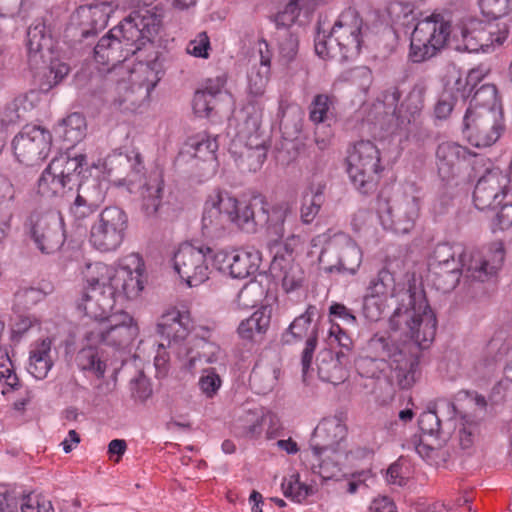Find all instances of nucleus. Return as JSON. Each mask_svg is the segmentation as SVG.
<instances>
[{
	"label": "nucleus",
	"instance_id": "nucleus-33",
	"mask_svg": "<svg viewBox=\"0 0 512 512\" xmlns=\"http://www.w3.org/2000/svg\"><path fill=\"white\" fill-rule=\"evenodd\" d=\"M270 321L271 310L267 307L259 309L240 322L238 334L244 340L261 341L270 327Z\"/></svg>",
	"mask_w": 512,
	"mask_h": 512
},
{
	"label": "nucleus",
	"instance_id": "nucleus-15",
	"mask_svg": "<svg viewBox=\"0 0 512 512\" xmlns=\"http://www.w3.org/2000/svg\"><path fill=\"white\" fill-rule=\"evenodd\" d=\"M290 213L286 204L270 206L265 198L255 197L246 202V212L242 219L244 232L254 234L264 228L268 234L281 239L285 235V222Z\"/></svg>",
	"mask_w": 512,
	"mask_h": 512
},
{
	"label": "nucleus",
	"instance_id": "nucleus-55",
	"mask_svg": "<svg viewBox=\"0 0 512 512\" xmlns=\"http://www.w3.org/2000/svg\"><path fill=\"white\" fill-rule=\"evenodd\" d=\"M383 310V302L380 297L365 293L362 301L361 314L366 321H378L382 316Z\"/></svg>",
	"mask_w": 512,
	"mask_h": 512
},
{
	"label": "nucleus",
	"instance_id": "nucleus-7",
	"mask_svg": "<svg viewBox=\"0 0 512 512\" xmlns=\"http://www.w3.org/2000/svg\"><path fill=\"white\" fill-rule=\"evenodd\" d=\"M119 0L101 1L91 5L80 6L71 15L70 22L65 29V38L70 47L82 54L91 49L98 35L102 32Z\"/></svg>",
	"mask_w": 512,
	"mask_h": 512
},
{
	"label": "nucleus",
	"instance_id": "nucleus-60",
	"mask_svg": "<svg viewBox=\"0 0 512 512\" xmlns=\"http://www.w3.org/2000/svg\"><path fill=\"white\" fill-rule=\"evenodd\" d=\"M471 21H481L480 19L473 17V16H464L462 17L459 22L451 29V34H453V37L457 40H461L463 43V49L467 51V39L469 38H476L477 32H472V29L468 27V24Z\"/></svg>",
	"mask_w": 512,
	"mask_h": 512
},
{
	"label": "nucleus",
	"instance_id": "nucleus-16",
	"mask_svg": "<svg viewBox=\"0 0 512 512\" xmlns=\"http://www.w3.org/2000/svg\"><path fill=\"white\" fill-rule=\"evenodd\" d=\"M505 129L503 110L467 109L463 118V134L478 148L490 147Z\"/></svg>",
	"mask_w": 512,
	"mask_h": 512
},
{
	"label": "nucleus",
	"instance_id": "nucleus-49",
	"mask_svg": "<svg viewBox=\"0 0 512 512\" xmlns=\"http://www.w3.org/2000/svg\"><path fill=\"white\" fill-rule=\"evenodd\" d=\"M188 153L203 161L215 160V153L218 149L217 138L210 136H198L187 143Z\"/></svg>",
	"mask_w": 512,
	"mask_h": 512
},
{
	"label": "nucleus",
	"instance_id": "nucleus-31",
	"mask_svg": "<svg viewBox=\"0 0 512 512\" xmlns=\"http://www.w3.org/2000/svg\"><path fill=\"white\" fill-rule=\"evenodd\" d=\"M231 259L230 276L236 279H244L254 275L259 270L262 254L255 247H249L235 250Z\"/></svg>",
	"mask_w": 512,
	"mask_h": 512
},
{
	"label": "nucleus",
	"instance_id": "nucleus-51",
	"mask_svg": "<svg viewBox=\"0 0 512 512\" xmlns=\"http://www.w3.org/2000/svg\"><path fill=\"white\" fill-rule=\"evenodd\" d=\"M23 102L22 98H15L0 107V132L25 120V108L21 107Z\"/></svg>",
	"mask_w": 512,
	"mask_h": 512
},
{
	"label": "nucleus",
	"instance_id": "nucleus-14",
	"mask_svg": "<svg viewBox=\"0 0 512 512\" xmlns=\"http://www.w3.org/2000/svg\"><path fill=\"white\" fill-rule=\"evenodd\" d=\"M25 229L35 248L42 254L57 252L65 242L63 219L57 211L31 212L25 221Z\"/></svg>",
	"mask_w": 512,
	"mask_h": 512
},
{
	"label": "nucleus",
	"instance_id": "nucleus-45",
	"mask_svg": "<svg viewBox=\"0 0 512 512\" xmlns=\"http://www.w3.org/2000/svg\"><path fill=\"white\" fill-rule=\"evenodd\" d=\"M264 416L258 411L248 410L240 416L235 428L240 436L246 438H257L263 431Z\"/></svg>",
	"mask_w": 512,
	"mask_h": 512
},
{
	"label": "nucleus",
	"instance_id": "nucleus-54",
	"mask_svg": "<svg viewBox=\"0 0 512 512\" xmlns=\"http://www.w3.org/2000/svg\"><path fill=\"white\" fill-rule=\"evenodd\" d=\"M277 39L281 61L289 64L298 53V35L290 30H284L283 33H277Z\"/></svg>",
	"mask_w": 512,
	"mask_h": 512
},
{
	"label": "nucleus",
	"instance_id": "nucleus-52",
	"mask_svg": "<svg viewBox=\"0 0 512 512\" xmlns=\"http://www.w3.org/2000/svg\"><path fill=\"white\" fill-rule=\"evenodd\" d=\"M282 491L285 497L291 498L297 503H301L308 496L314 493L312 486L300 482L299 474H293L289 479H284L282 484Z\"/></svg>",
	"mask_w": 512,
	"mask_h": 512
},
{
	"label": "nucleus",
	"instance_id": "nucleus-5",
	"mask_svg": "<svg viewBox=\"0 0 512 512\" xmlns=\"http://www.w3.org/2000/svg\"><path fill=\"white\" fill-rule=\"evenodd\" d=\"M504 259L503 243L494 242L489 248V254L484 258L470 256L468 264L452 262L450 265L429 266V271L435 288L443 293H449L457 287L463 273L469 279L484 282L500 270Z\"/></svg>",
	"mask_w": 512,
	"mask_h": 512
},
{
	"label": "nucleus",
	"instance_id": "nucleus-6",
	"mask_svg": "<svg viewBox=\"0 0 512 512\" xmlns=\"http://www.w3.org/2000/svg\"><path fill=\"white\" fill-rule=\"evenodd\" d=\"M26 48L30 69H47L39 84L41 91L49 92L68 75L69 66L54 57L53 39L43 21L36 20L29 26Z\"/></svg>",
	"mask_w": 512,
	"mask_h": 512
},
{
	"label": "nucleus",
	"instance_id": "nucleus-32",
	"mask_svg": "<svg viewBox=\"0 0 512 512\" xmlns=\"http://www.w3.org/2000/svg\"><path fill=\"white\" fill-rule=\"evenodd\" d=\"M51 345L52 341L45 338L31 347L27 371L37 380L46 378L53 366L50 356Z\"/></svg>",
	"mask_w": 512,
	"mask_h": 512
},
{
	"label": "nucleus",
	"instance_id": "nucleus-28",
	"mask_svg": "<svg viewBox=\"0 0 512 512\" xmlns=\"http://www.w3.org/2000/svg\"><path fill=\"white\" fill-rule=\"evenodd\" d=\"M275 247L278 249L272 258L270 271L274 277H281L282 287L287 293L292 292L302 285L303 272L299 265L291 263V251L286 245L274 244Z\"/></svg>",
	"mask_w": 512,
	"mask_h": 512
},
{
	"label": "nucleus",
	"instance_id": "nucleus-11",
	"mask_svg": "<svg viewBox=\"0 0 512 512\" xmlns=\"http://www.w3.org/2000/svg\"><path fill=\"white\" fill-rule=\"evenodd\" d=\"M428 85L425 79H419L411 88L405 100L398 109H394L393 116L396 120V128L406 133L407 137H416L424 140L430 137L427 129L419 127V117L424 107V98ZM401 98V91L397 87L387 90L384 101L389 106H397Z\"/></svg>",
	"mask_w": 512,
	"mask_h": 512
},
{
	"label": "nucleus",
	"instance_id": "nucleus-53",
	"mask_svg": "<svg viewBox=\"0 0 512 512\" xmlns=\"http://www.w3.org/2000/svg\"><path fill=\"white\" fill-rule=\"evenodd\" d=\"M395 287L394 275L386 268L379 270L376 276H374L367 288L366 293L373 294L376 297H381L392 292Z\"/></svg>",
	"mask_w": 512,
	"mask_h": 512
},
{
	"label": "nucleus",
	"instance_id": "nucleus-40",
	"mask_svg": "<svg viewBox=\"0 0 512 512\" xmlns=\"http://www.w3.org/2000/svg\"><path fill=\"white\" fill-rule=\"evenodd\" d=\"M224 82L217 80L214 85L208 80L203 90H197L193 98V110L199 117H209L216 104V96L221 92Z\"/></svg>",
	"mask_w": 512,
	"mask_h": 512
},
{
	"label": "nucleus",
	"instance_id": "nucleus-4",
	"mask_svg": "<svg viewBox=\"0 0 512 512\" xmlns=\"http://www.w3.org/2000/svg\"><path fill=\"white\" fill-rule=\"evenodd\" d=\"M387 12L395 24L413 28L409 48V58L413 63L425 62L445 47L451 33L449 13L433 12L419 18L423 14L416 12L410 1L391 2Z\"/></svg>",
	"mask_w": 512,
	"mask_h": 512
},
{
	"label": "nucleus",
	"instance_id": "nucleus-38",
	"mask_svg": "<svg viewBox=\"0 0 512 512\" xmlns=\"http://www.w3.org/2000/svg\"><path fill=\"white\" fill-rule=\"evenodd\" d=\"M164 182L159 175L150 177L141 191V211L148 217H155L162 204Z\"/></svg>",
	"mask_w": 512,
	"mask_h": 512
},
{
	"label": "nucleus",
	"instance_id": "nucleus-22",
	"mask_svg": "<svg viewBox=\"0 0 512 512\" xmlns=\"http://www.w3.org/2000/svg\"><path fill=\"white\" fill-rule=\"evenodd\" d=\"M377 211L384 225L389 223L396 233L406 234L419 216V198L404 194L392 205L386 199H379Z\"/></svg>",
	"mask_w": 512,
	"mask_h": 512
},
{
	"label": "nucleus",
	"instance_id": "nucleus-27",
	"mask_svg": "<svg viewBox=\"0 0 512 512\" xmlns=\"http://www.w3.org/2000/svg\"><path fill=\"white\" fill-rule=\"evenodd\" d=\"M337 262L326 268L329 273L355 275L362 263V251L352 238L344 233L335 235Z\"/></svg>",
	"mask_w": 512,
	"mask_h": 512
},
{
	"label": "nucleus",
	"instance_id": "nucleus-23",
	"mask_svg": "<svg viewBox=\"0 0 512 512\" xmlns=\"http://www.w3.org/2000/svg\"><path fill=\"white\" fill-rule=\"evenodd\" d=\"M363 19L354 8L345 9L331 27L332 36L344 52L341 58H357L362 45Z\"/></svg>",
	"mask_w": 512,
	"mask_h": 512
},
{
	"label": "nucleus",
	"instance_id": "nucleus-18",
	"mask_svg": "<svg viewBox=\"0 0 512 512\" xmlns=\"http://www.w3.org/2000/svg\"><path fill=\"white\" fill-rule=\"evenodd\" d=\"M481 164L484 171L474 187V205L478 210H497L498 205L506 197L510 178L507 173L494 166L490 161H488L487 166L485 161Z\"/></svg>",
	"mask_w": 512,
	"mask_h": 512
},
{
	"label": "nucleus",
	"instance_id": "nucleus-2",
	"mask_svg": "<svg viewBox=\"0 0 512 512\" xmlns=\"http://www.w3.org/2000/svg\"><path fill=\"white\" fill-rule=\"evenodd\" d=\"M144 264L138 260L134 270L113 267L95 262L86 265L83 272L87 283L77 307L88 317H103L112 312L117 298L136 299L144 289Z\"/></svg>",
	"mask_w": 512,
	"mask_h": 512
},
{
	"label": "nucleus",
	"instance_id": "nucleus-37",
	"mask_svg": "<svg viewBox=\"0 0 512 512\" xmlns=\"http://www.w3.org/2000/svg\"><path fill=\"white\" fill-rule=\"evenodd\" d=\"M314 47L316 54L322 59H335L340 63L353 61L356 58H341L344 53L340 50L341 46L332 36V30L329 31L323 27L321 20L317 23L316 35L314 38Z\"/></svg>",
	"mask_w": 512,
	"mask_h": 512
},
{
	"label": "nucleus",
	"instance_id": "nucleus-50",
	"mask_svg": "<svg viewBox=\"0 0 512 512\" xmlns=\"http://www.w3.org/2000/svg\"><path fill=\"white\" fill-rule=\"evenodd\" d=\"M99 206L93 201H88L81 194H77L70 205L69 212L77 227H85L87 220L98 210Z\"/></svg>",
	"mask_w": 512,
	"mask_h": 512
},
{
	"label": "nucleus",
	"instance_id": "nucleus-58",
	"mask_svg": "<svg viewBox=\"0 0 512 512\" xmlns=\"http://www.w3.org/2000/svg\"><path fill=\"white\" fill-rule=\"evenodd\" d=\"M131 397L135 401L145 402L152 395V387L149 378L142 371L130 381Z\"/></svg>",
	"mask_w": 512,
	"mask_h": 512
},
{
	"label": "nucleus",
	"instance_id": "nucleus-39",
	"mask_svg": "<svg viewBox=\"0 0 512 512\" xmlns=\"http://www.w3.org/2000/svg\"><path fill=\"white\" fill-rule=\"evenodd\" d=\"M317 314L318 310L316 306L309 305L305 312L296 317L282 333L281 343L291 345L300 342L304 336H308L313 317Z\"/></svg>",
	"mask_w": 512,
	"mask_h": 512
},
{
	"label": "nucleus",
	"instance_id": "nucleus-41",
	"mask_svg": "<svg viewBox=\"0 0 512 512\" xmlns=\"http://www.w3.org/2000/svg\"><path fill=\"white\" fill-rule=\"evenodd\" d=\"M478 71L481 72L480 70ZM482 77L483 75L480 73V79L477 80L476 85H478V82L482 79ZM470 97V105L467 109L502 110L501 104L497 97V89L493 84H483L479 88H474Z\"/></svg>",
	"mask_w": 512,
	"mask_h": 512
},
{
	"label": "nucleus",
	"instance_id": "nucleus-47",
	"mask_svg": "<svg viewBox=\"0 0 512 512\" xmlns=\"http://www.w3.org/2000/svg\"><path fill=\"white\" fill-rule=\"evenodd\" d=\"M324 203V186L318 185L311 193H306L303 196L302 206L300 211L301 221L304 224H310L318 215Z\"/></svg>",
	"mask_w": 512,
	"mask_h": 512
},
{
	"label": "nucleus",
	"instance_id": "nucleus-30",
	"mask_svg": "<svg viewBox=\"0 0 512 512\" xmlns=\"http://www.w3.org/2000/svg\"><path fill=\"white\" fill-rule=\"evenodd\" d=\"M259 53L260 63L253 65L247 74L248 93L253 97H259L264 94L269 80L271 54L266 41L260 43Z\"/></svg>",
	"mask_w": 512,
	"mask_h": 512
},
{
	"label": "nucleus",
	"instance_id": "nucleus-3",
	"mask_svg": "<svg viewBox=\"0 0 512 512\" xmlns=\"http://www.w3.org/2000/svg\"><path fill=\"white\" fill-rule=\"evenodd\" d=\"M162 19L152 9L132 11L110 29L86 53L101 65L115 66L127 60L158 34Z\"/></svg>",
	"mask_w": 512,
	"mask_h": 512
},
{
	"label": "nucleus",
	"instance_id": "nucleus-57",
	"mask_svg": "<svg viewBox=\"0 0 512 512\" xmlns=\"http://www.w3.org/2000/svg\"><path fill=\"white\" fill-rule=\"evenodd\" d=\"M317 345H318V327L315 324L312 327V329L305 341V346H304V349H303L302 355H301V366H302L303 376H306L311 368L313 355H314Z\"/></svg>",
	"mask_w": 512,
	"mask_h": 512
},
{
	"label": "nucleus",
	"instance_id": "nucleus-56",
	"mask_svg": "<svg viewBox=\"0 0 512 512\" xmlns=\"http://www.w3.org/2000/svg\"><path fill=\"white\" fill-rule=\"evenodd\" d=\"M482 14L489 19H498L510 11V0H479Z\"/></svg>",
	"mask_w": 512,
	"mask_h": 512
},
{
	"label": "nucleus",
	"instance_id": "nucleus-19",
	"mask_svg": "<svg viewBox=\"0 0 512 512\" xmlns=\"http://www.w3.org/2000/svg\"><path fill=\"white\" fill-rule=\"evenodd\" d=\"M210 254H212V248L209 246L196 247L190 243H184L174 254V269L190 287L198 286L208 279V255Z\"/></svg>",
	"mask_w": 512,
	"mask_h": 512
},
{
	"label": "nucleus",
	"instance_id": "nucleus-63",
	"mask_svg": "<svg viewBox=\"0 0 512 512\" xmlns=\"http://www.w3.org/2000/svg\"><path fill=\"white\" fill-rule=\"evenodd\" d=\"M234 251L227 252V251H219L214 252L212 250V254L208 255V260H211V263L213 267H215L217 270L223 273H228L230 275L231 271V262L233 257Z\"/></svg>",
	"mask_w": 512,
	"mask_h": 512
},
{
	"label": "nucleus",
	"instance_id": "nucleus-42",
	"mask_svg": "<svg viewBox=\"0 0 512 512\" xmlns=\"http://www.w3.org/2000/svg\"><path fill=\"white\" fill-rule=\"evenodd\" d=\"M452 262L468 264L467 254L459 244L439 243L435 246L429 259V266L450 265Z\"/></svg>",
	"mask_w": 512,
	"mask_h": 512
},
{
	"label": "nucleus",
	"instance_id": "nucleus-61",
	"mask_svg": "<svg viewBox=\"0 0 512 512\" xmlns=\"http://www.w3.org/2000/svg\"><path fill=\"white\" fill-rule=\"evenodd\" d=\"M495 217L492 220V230L504 231L512 226V203L498 205Z\"/></svg>",
	"mask_w": 512,
	"mask_h": 512
},
{
	"label": "nucleus",
	"instance_id": "nucleus-59",
	"mask_svg": "<svg viewBox=\"0 0 512 512\" xmlns=\"http://www.w3.org/2000/svg\"><path fill=\"white\" fill-rule=\"evenodd\" d=\"M222 380L214 369L205 370L199 378V388L207 398H213L220 389Z\"/></svg>",
	"mask_w": 512,
	"mask_h": 512
},
{
	"label": "nucleus",
	"instance_id": "nucleus-8",
	"mask_svg": "<svg viewBox=\"0 0 512 512\" xmlns=\"http://www.w3.org/2000/svg\"><path fill=\"white\" fill-rule=\"evenodd\" d=\"M245 212L246 202H240L227 190H213L204 204L202 235L210 239H221L229 233L231 224L244 232L242 219Z\"/></svg>",
	"mask_w": 512,
	"mask_h": 512
},
{
	"label": "nucleus",
	"instance_id": "nucleus-25",
	"mask_svg": "<svg viewBox=\"0 0 512 512\" xmlns=\"http://www.w3.org/2000/svg\"><path fill=\"white\" fill-rule=\"evenodd\" d=\"M193 327L190 313L172 309L164 313L158 324L157 332L162 341L159 349L178 348L185 341Z\"/></svg>",
	"mask_w": 512,
	"mask_h": 512
},
{
	"label": "nucleus",
	"instance_id": "nucleus-24",
	"mask_svg": "<svg viewBox=\"0 0 512 512\" xmlns=\"http://www.w3.org/2000/svg\"><path fill=\"white\" fill-rule=\"evenodd\" d=\"M471 157L475 159L473 170L477 173L476 165L486 161L483 157H477L468 148L456 142L440 143L436 149V165L440 178L446 182L454 179L460 173L462 164Z\"/></svg>",
	"mask_w": 512,
	"mask_h": 512
},
{
	"label": "nucleus",
	"instance_id": "nucleus-10",
	"mask_svg": "<svg viewBox=\"0 0 512 512\" xmlns=\"http://www.w3.org/2000/svg\"><path fill=\"white\" fill-rule=\"evenodd\" d=\"M88 170L87 156H70L62 153L54 157L38 179V193L42 197L53 198L61 195L64 189L81 186Z\"/></svg>",
	"mask_w": 512,
	"mask_h": 512
},
{
	"label": "nucleus",
	"instance_id": "nucleus-29",
	"mask_svg": "<svg viewBox=\"0 0 512 512\" xmlns=\"http://www.w3.org/2000/svg\"><path fill=\"white\" fill-rule=\"evenodd\" d=\"M468 27L472 29V32H477L476 38L467 39V51L472 53L489 52L495 44H503L508 36L506 27L499 28L498 25L492 23L471 21Z\"/></svg>",
	"mask_w": 512,
	"mask_h": 512
},
{
	"label": "nucleus",
	"instance_id": "nucleus-21",
	"mask_svg": "<svg viewBox=\"0 0 512 512\" xmlns=\"http://www.w3.org/2000/svg\"><path fill=\"white\" fill-rule=\"evenodd\" d=\"M164 75V68L159 58L154 59L146 64H140L133 70L129 76V80H121L117 84L119 98L117 99L119 106L126 103L136 104V99L132 96L136 92H144V97L149 96L150 92L156 87L158 82Z\"/></svg>",
	"mask_w": 512,
	"mask_h": 512
},
{
	"label": "nucleus",
	"instance_id": "nucleus-43",
	"mask_svg": "<svg viewBox=\"0 0 512 512\" xmlns=\"http://www.w3.org/2000/svg\"><path fill=\"white\" fill-rule=\"evenodd\" d=\"M332 98L327 94H317L314 96L309 107V118L316 124V127H330L334 121V115L330 111Z\"/></svg>",
	"mask_w": 512,
	"mask_h": 512
},
{
	"label": "nucleus",
	"instance_id": "nucleus-9",
	"mask_svg": "<svg viewBox=\"0 0 512 512\" xmlns=\"http://www.w3.org/2000/svg\"><path fill=\"white\" fill-rule=\"evenodd\" d=\"M347 436V427L341 416L326 417L316 426L310 439V448L318 461L317 473L323 479L335 478L337 467L336 456L340 443ZM316 473V465L313 464Z\"/></svg>",
	"mask_w": 512,
	"mask_h": 512
},
{
	"label": "nucleus",
	"instance_id": "nucleus-13",
	"mask_svg": "<svg viewBox=\"0 0 512 512\" xmlns=\"http://www.w3.org/2000/svg\"><path fill=\"white\" fill-rule=\"evenodd\" d=\"M129 226L128 214L119 206L105 207L90 228L89 241L101 252L117 250L123 243Z\"/></svg>",
	"mask_w": 512,
	"mask_h": 512
},
{
	"label": "nucleus",
	"instance_id": "nucleus-26",
	"mask_svg": "<svg viewBox=\"0 0 512 512\" xmlns=\"http://www.w3.org/2000/svg\"><path fill=\"white\" fill-rule=\"evenodd\" d=\"M480 79V72L478 69H472L469 71L465 78L459 77L451 90L444 91L434 107V115L438 120H446L458 99L460 98L465 102L476 86L477 80Z\"/></svg>",
	"mask_w": 512,
	"mask_h": 512
},
{
	"label": "nucleus",
	"instance_id": "nucleus-34",
	"mask_svg": "<svg viewBox=\"0 0 512 512\" xmlns=\"http://www.w3.org/2000/svg\"><path fill=\"white\" fill-rule=\"evenodd\" d=\"M350 363L351 359L344 351L336 352L335 357L331 351L323 352L317 359L319 378L322 381L336 384L342 378L337 374L342 371L343 367Z\"/></svg>",
	"mask_w": 512,
	"mask_h": 512
},
{
	"label": "nucleus",
	"instance_id": "nucleus-35",
	"mask_svg": "<svg viewBox=\"0 0 512 512\" xmlns=\"http://www.w3.org/2000/svg\"><path fill=\"white\" fill-rule=\"evenodd\" d=\"M86 128L85 117L81 113L74 112L55 127V134L66 143V148L69 149L84 139Z\"/></svg>",
	"mask_w": 512,
	"mask_h": 512
},
{
	"label": "nucleus",
	"instance_id": "nucleus-1",
	"mask_svg": "<svg viewBox=\"0 0 512 512\" xmlns=\"http://www.w3.org/2000/svg\"><path fill=\"white\" fill-rule=\"evenodd\" d=\"M396 297L398 304L389 318V326L406 340L397 344L390 335L376 333L368 340L363 354L354 360V365L357 373L368 379H379L393 370L399 387L409 389L420 375L421 351L435 338L437 319L423 289L409 286Z\"/></svg>",
	"mask_w": 512,
	"mask_h": 512
},
{
	"label": "nucleus",
	"instance_id": "nucleus-36",
	"mask_svg": "<svg viewBox=\"0 0 512 512\" xmlns=\"http://www.w3.org/2000/svg\"><path fill=\"white\" fill-rule=\"evenodd\" d=\"M105 166L109 169V172L116 170L118 166H128L130 172L127 174V180L130 183L141 181L144 177V163L142 155L132 150L127 154L113 153L106 158Z\"/></svg>",
	"mask_w": 512,
	"mask_h": 512
},
{
	"label": "nucleus",
	"instance_id": "nucleus-17",
	"mask_svg": "<svg viewBox=\"0 0 512 512\" xmlns=\"http://www.w3.org/2000/svg\"><path fill=\"white\" fill-rule=\"evenodd\" d=\"M101 324L86 334L91 344H104L114 348L128 346L138 334V327L133 324V318L122 312L120 314L106 313L103 317H91Z\"/></svg>",
	"mask_w": 512,
	"mask_h": 512
},
{
	"label": "nucleus",
	"instance_id": "nucleus-62",
	"mask_svg": "<svg viewBox=\"0 0 512 512\" xmlns=\"http://www.w3.org/2000/svg\"><path fill=\"white\" fill-rule=\"evenodd\" d=\"M329 314L330 316L341 320L344 324L348 326L355 327L358 325L357 317L355 316L353 311L342 303H333L329 307Z\"/></svg>",
	"mask_w": 512,
	"mask_h": 512
},
{
	"label": "nucleus",
	"instance_id": "nucleus-20",
	"mask_svg": "<svg viewBox=\"0 0 512 512\" xmlns=\"http://www.w3.org/2000/svg\"><path fill=\"white\" fill-rule=\"evenodd\" d=\"M17 160L27 166L40 164L49 154L51 134L39 126H25L13 139Z\"/></svg>",
	"mask_w": 512,
	"mask_h": 512
},
{
	"label": "nucleus",
	"instance_id": "nucleus-12",
	"mask_svg": "<svg viewBox=\"0 0 512 512\" xmlns=\"http://www.w3.org/2000/svg\"><path fill=\"white\" fill-rule=\"evenodd\" d=\"M380 161L379 149L369 140H360L348 149L346 171L357 190L366 194L374 188L383 170Z\"/></svg>",
	"mask_w": 512,
	"mask_h": 512
},
{
	"label": "nucleus",
	"instance_id": "nucleus-44",
	"mask_svg": "<svg viewBox=\"0 0 512 512\" xmlns=\"http://www.w3.org/2000/svg\"><path fill=\"white\" fill-rule=\"evenodd\" d=\"M265 159V148L257 144L255 147H246L241 151L235 158V162L241 172H256L262 167Z\"/></svg>",
	"mask_w": 512,
	"mask_h": 512
},
{
	"label": "nucleus",
	"instance_id": "nucleus-48",
	"mask_svg": "<svg viewBox=\"0 0 512 512\" xmlns=\"http://www.w3.org/2000/svg\"><path fill=\"white\" fill-rule=\"evenodd\" d=\"M93 345L90 343L88 347L82 348L76 356V361L81 370L91 371L100 378L104 376L106 365L100 360L98 352Z\"/></svg>",
	"mask_w": 512,
	"mask_h": 512
},
{
	"label": "nucleus",
	"instance_id": "nucleus-64",
	"mask_svg": "<svg viewBox=\"0 0 512 512\" xmlns=\"http://www.w3.org/2000/svg\"><path fill=\"white\" fill-rule=\"evenodd\" d=\"M210 49V41L206 33L199 35V40H192L189 42L187 52L195 57L208 58Z\"/></svg>",
	"mask_w": 512,
	"mask_h": 512
},
{
	"label": "nucleus",
	"instance_id": "nucleus-46",
	"mask_svg": "<svg viewBox=\"0 0 512 512\" xmlns=\"http://www.w3.org/2000/svg\"><path fill=\"white\" fill-rule=\"evenodd\" d=\"M418 426L423 434L436 437L438 447L446 442L448 434L445 433L441 426V420L435 410L428 409L420 414L418 418Z\"/></svg>",
	"mask_w": 512,
	"mask_h": 512
}]
</instances>
